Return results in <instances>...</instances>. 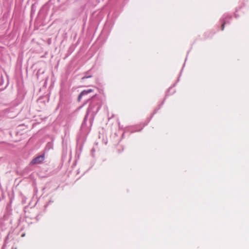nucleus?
<instances>
[{"label": "nucleus", "mask_w": 249, "mask_h": 249, "mask_svg": "<svg viewBox=\"0 0 249 249\" xmlns=\"http://www.w3.org/2000/svg\"><path fill=\"white\" fill-rule=\"evenodd\" d=\"M44 160V155H40L34 158L31 162L32 164H39L43 162Z\"/></svg>", "instance_id": "obj_1"}, {"label": "nucleus", "mask_w": 249, "mask_h": 249, "mask_svg": "<svg viewBox=\"0 0 249 249\" xmlns=\"http://www.w3.org/2000/svg\"><path fill=\"white\" fill-rule=\"evenodd\" d=\"M93 91V90L92 89H89L88 90H84L83 91H82L80 94H79V96H78V101H79L82 98V96L85 95H86V94H88L90 92H92Z\"/></svg>", "instance_id": "obj_2"}, {"label": "nucleus", "mask_w": 249, "mask_h": 249, "mask_svg": "<svg viewBox=\"0 0 249 249\" xmlns=\"http://www.w3.org/2000/svg\"><path fill=\"white\" fill-rule=\"evenodd\" d=\"M226 24V21L224 19L223 20V22L222 23V24L221 25V30L223 31L224 29V26H225V25Z\"/></svg>", "instance_id": "obj_3"}, {"label": "nucleus", "mask_w": 249, "mask_h": 249, "mask_svg": "<svg viewBox=\"0 0 249 249\" xmlns=\"http://www.w3.org/2000/svg\"><path fill=\"white\" fill-rule=\"evenodd\" d=\"M90 77V76H89V77ZM88 77H83V78H82V79H84V78H88Z\"/></svg>", "instance_id": "obj_4"}]
</instances>
